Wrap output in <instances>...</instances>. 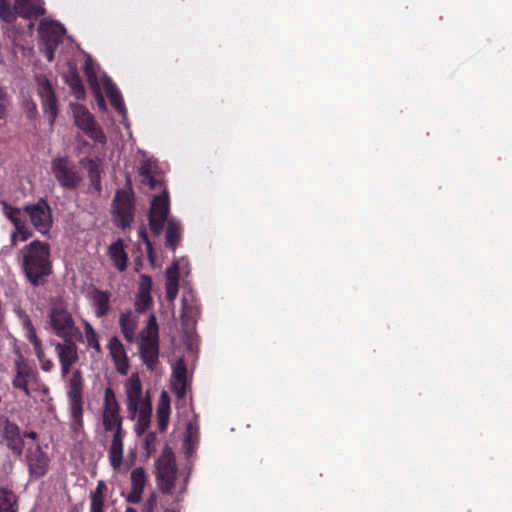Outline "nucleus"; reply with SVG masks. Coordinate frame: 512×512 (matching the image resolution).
I'll list each match as a JSON object with an SVG mask.
<instances>
[{
  "instance_id": "obj_52",
  "label": "nucleus",
  "mask_w": 512,
  "mask_h": 512,
  "mask_svg": "<svg viewBox=\"0 0 512 512\" xmlns=\"http://www.w3.org/2000/svg\"><path fill=\"white\" fill-rule=\"evenodd\" d=\"M61 365V376L65 378L71 371L73 363L59 362Z\"/></svg>"
},
{
  "instance_id": "obj_51",
  "label": "nucleus",
  "mask_w": 512,
  "mask_h": 512,
  "mask_svg": "<svg viewBox=\"0 0 512 512\" xmlns=\"http://www.w3.org/2000/svg\"><path fill=\"white\" fill-rule=\"evenodd\" d=\"M156 506V496L154 494H151L150 497L147 499L144 508L146 512H152L153 509Z\"/></svg>"
},
{
  "instance_id": "obj_44",
  "label": "nucleus",
  "mask_w": 512,
  "mask_h": 512,
  "mask_svg": "<svg viewBox=\"0 0 512 512\" xmlns=\"http://www.w3.org/2000/svg\"><path fill=\"white\" fill-rule=\"evenodd\" d=\"M173 382H187V368L183 360H179L173 369Z\"/></svg>"
},
{
  "instance_id": "obj_48",
  "label": "nucleus",
  "mask_w": 512,
  "mask_h": 512,
  "mask_svg": "<svg viewBox=\"0 0 512 512\" xmlns=\"http://www.w3.org/2000/svg\"><path fill=\"white\" fill-rule=\"evenodd\" d=\"M155 441H156L155 433L150 432L146 435L145 441H144V446H145V450H146L148 456H150L155 451V448H154Z\"/></svg>"
},
{
  "instance_id": "obj_15",
  "label": "nucleus",
  "mask_w": 512,
  "mask_h": 512,
  "mask_svg": "<svg viewBox=\"0 0 512 512\" xmlns=\"http://www.w3.org/2000/svg\"><path fill=\"white\" fill-rule=\"evenodd\" d=\"M125 388L127 395V408L132 418H134L139 406H142L145 401L151 400L148 393L146 397H143L142 383L139 375L136 373L132 374L127 380Z\"/></svg>"
},
{
  "instance_id": "obj_45",
  "label": "nucleus",
  "mask_w": 512,
  "mask_h": 512,
  "mask_svg": "<svg viewBox=\"0 0 512 512\" xmlns=\"http://www.w3.org/2000/svg\"><path fill=\"white\" fill-rule=\"evenodd\" d=\"M34 353L40 363L41 369L45 372L51 371L54 367V363L50 359L46 358L42 346H40V350H34Z\"/></svg>"
},
{
  "instance_id": "obj_7",
  "label": "nucleus",
  "mask_w": 512,
  "mask_h": 512,
  "mask_svg": "<svg viewBox=\"0 0 512 512\" xmlns=\"http://www.w3.org/2000/svg\"><path fill=\"white\" fill-rule=\"evenodd\" d=\"M156 480L163 494H170L175 485L177 466L172 449L166 445L155 462Z\"/></svg>"
},
{
  "instance_id": "obj_32",
  "label": "nucleus",
  "mask_w": 512,
  "mask_h": 512,
  "mask_svg": "<svg viewBox=\"0 0 512 512\" xmlns=\"http://www.w3.org/2000/svg\"><path fill=\"white\" fill-rule=\"evenodd\" d=\"M65 81L67 85L71 88L76 98L79 99L84 96L85 89L76 69H69V71L65 74Z\"/></svg>"
},
{
  "instance_id": "obj_20",
  "label": "nucleus",
  "mask_w": 512,
  "mask_h": 512,
  "mask_svg": "<svg viewBox=\"0 0 512 512\" xmlns=\"http://www.w3.org/2000/svg\"><path fill=\"white\" fill-rule=\"evenodd\" d=\"M63 342H55L54 348L59 362L76 364L79 360L78 347L76 341L78 338H62Z\"/></svg>"
},
{
  "instance_id": "obj_33",
  "label": "nucleus",
  "mask_w": 512,
  "mask_h": 512,
  "mask_svg": "<svg viewBox=\"0 0 512 512\" xmlns=\"http://www.w3.org/2000/svg\"><path fill=\"white\" fill-rule=\"evenodd\" d=\"M199 313L198 309L192 305H188L186 300L182 301L181 310V323L185 329H194L196 325V316Z\"/></svg>"
},
{
  "instance_id": "obj_18",
  "label": "nucleus",
  "mask_w": 512,
  "mask_h": 512,
  "mask_svg": "<svg viewBox=\"0 0 512 512\" xmlns=\"http://www.w3.org/2000/svg\"><path fill=\"white\" fill-rule=\"evenodd\" d=\"M44 45L59 46L65 33L64 27L55 21H41L38 28Z\"/></svg>"
},
{
  "instance_id": "obj_35",
  "label": "nucleus",
  "mask_w": 512,
  "mask_h": 512,
  "mask_svg": "<svg viewBox=\"0 0 512 512\" xmlns=\"http://www.w3.org/2000/svg\"><path fill=\"white\" fill-rule=\"evenodd\" d=\"M85 73H86V76H87V79H88L89 83L92 86H95V89H94L95 98H96V101H97V104H98L99 108L101 110H105L106 109V103H105V100H104V98L102 96V93L100 91V88H99V85H98V82H97L96 73L93 70V68L90 67V65L88 63L85 66Z\"/></svg>"
},
{
  "instance_id": "obj_11",
  "label": "nucleus",
  "mask_w": 512,
  "mask_h": 512,
  "mask_svg": "<svg viewBox=\"0 0 512 512\" xmlns=\"http://www.w3.org/2000/svg\"><path fill=\"white\" fill-rule=\"evenodd\" d=\"M23 212L29 216L31 224L38 232L49 233L53 224L52 210L45 199L40 198L36 203L24 206Z\"/></svg>"
},
{
  "instance_id": "obj_28",
  "label": "nucleus",
  "mask_w": 512,
  "mask_h": 512,
  "mask_svg": "<svg viewBox=\"0 0 512 512\" xmlns=\"http://www.w3.org/2000/svg\"><path fill=\"white\" fill-rule=\"evenodd\" d=\"M107 490L106 483L103 480L97 482L96 488L91 492L90 511L89 512H105V492Z\"/></svg>"
},
{
  "instance_id": "obj_55",
  "label": "nucleus",
  "mask_w": 512,
  "mask_h": 512,
  "mask_svg": "<svg viewBox=\"0 0 512 512\" xmlns=\"http://www.w3.org/2000/svg\"><path fill=\"white\" fill-rule=\"evenodd\" d=\"M125 512H137V510L132 507H127Z\"/></svg>"
},
{
  "instance_id": "obj_4",
  "label": "nucleus",
  "mask_w": 512,
  "mask_h": 512,
  "mask_svg": "<svg viewBox=\"0 0 512 512\" xmlns=\"http://www.w3.org/2000/svg\"><path fill=\"white\" fill-rule=\"evenodd\" d=\"M102 424L106 432H113L110 446L108 449V459L111 467L118 472L123 462L124 437L126 435L123 429V418L120 413L102 412Z\"/></svg>"
},
{
  "instance_id": "obj_17",
  "label": "nucleus",
  "mask_w": 512,
  "mask_h": 512,
  "mask_svg": "<svg viewBox=\"0 0 512 512\" xmlns=\"http://www.w3.org/2000/svg\"><path fill=\"white\" fill-rule=\"evenodd\" d=\"M108 350L117 372L121 375H126L129 370V358L123 343L118 337L113 336L110 338Z\"/></svg>"
},
{
  "instance_id": "obj_25",
  "label": "nucleus",
  "mask_w": 512,
  "mask_h": 512,
  "mask_svg": "<svg viewBox=\"0 0 512 512\" xmlns=\"http://www.w3.org/2000/svg\"><path fill=\"white\" fill-rule=\"evenodd\" d=\"M119 326L124 339L128 343L135 341V332L138 326V317L131 311H126L120 315Z\"/></svg>"
},
{
  "instance_id": "obj_10",
  "label": "nucleus",
  "mask_w": 512,
  "mask_h": 512,
  "mask_svg": "<svg viewBox=\"0 0 512 512\" xmlns=\"http://www.w3.org/2000/svg\"><path fill=\"white\" fill-rule=\"evenodd\" d=\"M170 211L169 196L167 191L153 197L148 214L149 227L153 235L159 236L165 223H168Z\"/></svg>"
},
{
  "instance_id": "obj_43",
  "label": "nucleus",
  "mask_w": 512,
  "mask_h": 512,
  "mask_svg": "<svg viewBox=\"0 0 512 512\" xmlns=\"http://www.w3.org/2000/svg\"><path fill=\"white\" fill-rule=\"evenodd\" d=\"M26 327H27L26 337H27L28 341L31 343V345L33 346V350H40V346H42V341L38 338L36 329L30 320H27Z\"/></svg>"
},
{
  "instance_id": "obj_21",
  "label": "nucleus",
  "mask_w": 512,
  "mask_h": 512,
  "mask_svg": "<svg viewBox=\"0 0 512 512\" xmlns=\"http://www.w3.org/2000/svg\"><path fill=\"white\" fill-rule=\"evenodd\" d=\"M13 10L24 19H37L46 13L38 0H15Z\"/></svg>"
},
{
  "instance_id": "obj_24",
  "label": "nucleus",
  "mask_w": 512,
  "mask_h": 512,
  "mask_svg": "<svg viewBox=\"0 0 512 512\" xmlns=\"http://www.w3.org/2000/svg\"><path fill=\"white\" fill-rule=\"evenodd\" d=\"M108 255L119 272L126 270L128 255L124 249V242L121 238L111 243L108 248Z\"/></svg>"
},
{
  "instance_id": "obj_38",
  "label": "nucleus",
  "mask_w": 512,
  "mask_h": 512,
  "mask_svg": "<svg viewBox=\"0 0 512 512\" xmlns=\"http://www.w3.org/2000/svg\"><path fill=\"white\" fill-rule=\"evenodd\" d=\"M102 412L120 413V405L116 399L115 393L111 387H107L104 392V406Z\"/></svg>"
},
{
  "instance_id": "obj_37",
  "label": "nucleus",
  "mask_w": 512,
  "mask_h": 512,
  "mask_svg": "<svg viewBox=\"0 0 512 512\" xmlns=\"http://www.w3.org/2000/svg\"><path fill=\"white\" fill-rule=\"evenodd\" d=\"M1 205H2L3 214L5 215V217L7 219H9L11 221V223L14 225V227L23 221V219L21 217L23 208L21 209V208L13 207L6 201H1Z\"/></svg>"
},
{
  "instance_id": "obj_19",
  "label": "nucleus",
  "mask_w": 512,
  "mask_h": 512,
  "mask_svg": "<svg viewBox=\"0 0 512 512\" xmlns=\"http://www.w3.org/2000/svg\"><path fill=\"white\" fill-rule=\"evenodd\" d=\"M131 489L126 497V501L137 504L142 499L144 487L146 485V473L142 467H136L131 471L130 475Z\"/></svg>"
},
{
  "instance_id": "obj_53",
  "label": "nucleus",
  "mask_w": 512,
  "mask_h": 512,
  "mask_svg": "<svg viewBox=\"0 0 512 512\" xmlns=\"http://www.w3.org/2000/svg\"><path fill=\"white\" fill-rule=\"evenodd\" d=\"M91 181L93 186L100 191L101 190V183H100V176L99 175H91Z\"/></svg>"
},
{
  "instance_id": "obj_42",
  "label": "nucleus",
  "mask_w": 512,
  "mask_h": 512,
  "mask_svg": "<svg viewBox=\"0 0 512 512\" xmlns=\"http://www.w3.org/2000/svg\"><path fill=\"white\" fill-rule=\"evenodd\" d=\"M138 235H139L140 240L146 246V253H147L148 259L150 261H153L154 258H155V252H154L153 244H152V242L150 241V239L148 237L147 230H146V227L144 225H142L139 228Z\"/></svg>"
},
{
  "instance_id": "obj_39",
  "label": "nucleus",
  "mask_w": 512,
  "mask_h": 512,
  "mask_svg": "<svg viewBox=\"0 0 512 512\" xmlns=\"http://www.w3.org/2000/svg\"><path fill=\"white\" fill-rule=\"evenodd\" d=\"M18 236H20L21 241H26L33 236V231L28 227L25 220L15 226V230L11 234L12 245H16Z\"/></svg>"
},
{
  "instance_id": "obj_31",
  "label": "nucleus",
  "mask_w": 512,
  "mask_h": 512,
  "mask_svg": "<svg viewBox=\"0 0 512 512\" xmlns=\"http://www.w3.org/2000/svg\"><path fill=\"white\" fill-rule=\"evenodd\" d=\"M152 413V405L151 401H145L142 406H139L137 409L138 419H137V433H144L150 425Z\"/></svg>"
},
{
  "instance_id": "obj_40",
  "label": "nucleus",
  "mask_w": 512,
  "mask_h": 512,
  "mask_svg": "<svg viewBox=\"0 0 512 512\" xmlns=\"http://www.w3.org/2000/svg\"><path fill=\"white\" fill-rule=\"evenodd\" d=\"M152 305L153 299L151 294L137 293L134 306L138 313H145Z\"/></svg>"
},
{
  "instance_id": "obj_22",
  "label": "nucleus",
  "mask_w": 512,
  "mask_h": 512,
  "mask_svg": "<svg viewBox=\"0 0 512 512\" xmlns=\"http://www.w3.org/2000/svg\"><path fill=\"white\" fill-rule=\"evenodd\" d=\"M179 277V265L175 262L165 272L166 299L169 302H173L178 295Z\"/></svg>"
},
{
  "instance_id": "obj_3",
  "label": "nucleus",
  "mask_w": 512,
  "mask_h": 512,
  "mask_svg": "<svg viewBox=\"0 0 512 512\" xmlns=\"http://www.w3.org/2000/svg\"><path fill=\"white\" fill-rule=\"evenodd\" d=\"M11 383L15 390H20L26 397H31L33 392H48V387L41 380L37 368L22 354L14 361V376Z\"/></svg>"
},
{
  "instance_id": "obj_30",
  "label": "nucleus",
  "mask_w": 512,
  "mask_h": 512,
  "mask_svg": "<svg viewBox=\"0 0 512 512\" xmlns=\"http://www.w3.org/2000/svg\"><path fill=\"white\" fill-rule=\"evenodd\" d=\"M18 497L8 488L0 487V512H17Z\"/></svg>"
},
{
  "instance_id": "obj_8",
  "label": "nucleus",
  "mask_w": 512,
  "mask_h": 512,
  "mask_svg": "<svg viewBox=\"0 0 512 512\" xmlns=\"http://www.w3.org/2000/svg\"><path fill=\"white\" fill-rule=\"evenodd\" d=\"M140 356L149 369H153L159 357L158 324L154 314L148 318L147 325L141 332Z\"/></svg>"
},
{
  "instance_id": "obj_2",
  "label": "nucleus",
  "mask_w": 512,
  "mask_h": 512,
  "mask_svg": "<svg viewBox=\"0 0 512 512\" xmlns=\"http://www.w3.org/2000/svg\"><path fill=\"white\" fill-rule=\"evenodd\" d=\"M46 329L59 338H78L83 340V334L76 325L69 310L68 303L62 298H52L47 310Z\"/></svg>"
},
{
  "instance_id": "obj_29",
  "label": "nucleus",
  "mask_w": 512,
  "mask_h": 512,
  "mask_svg": "<svg viewBox=\"0 0 512 512\" xmlns=\"http://www.w3.org/2000/svg\"><path fill=\"white\" fill-rule=\"evenodd\" d=\"M181 230H182L181 225L177 220H175V219L168 220L167 228H166V235H165V244L172 251H174L180 243Z\"/></svg>"
},
{
  "instance_id": "obj_13",
  "label": "nucleus",
  "mask_w": 512,
  "mask_h": 512,
  "mask_svg": "<svg viewBox=\"0 0 512 512\" xmlns=\"http://www.w3.org/2000/svg\"><path fill=\"white\" fill-rule=\"evenodd\" d=\"M74 118L76 126L90 139L101 144L106 143L107 138L104 131L86 107L82 105L77 106L74 109Z\"/></svg>"
},
{
  "instance_id": "obj_50",
  "label": "nucleus",
  "mask_w": 512,
  "mask_h": 512,
  "mask_svg": "<svg viewBox=\"0 0 512 512\" xmlns=\"http://www.w3.org/2000/svg\"><path fill=\"white\" fill-rule=\"evenodd\" d=\"M58 47L57 46H51V45H45V57L49 62H52L54 60V54Z\"/></svg>"
},
{
  "instance_id": "obj_41",
  "label": "nucleus",
  "mask_w": 512,
  "mask_h": 512,
  "mask_svg": "<svg viewBox=\"0 0 512 512\" xmlns=\"http://www.w3.org/2000/svg\"><path fill=\"white\" fill-rule=\"evenodd\" d=\"M15 10L10 7L9 0H0V18L7 22L12 23L16 18Z\"/></svg>"
},
{
  "instance_id": "obj_9",
  "label": "nucleus",
  "mask_w": 512,
  "mask_h": 512,
  "mask_svg": "<svg viewBox=\"0 0 512 512\" xmlns=\"http://www.w3.org/2000/svg\"><path fill=\"white\" fill-rule=\"evenodd\" d=\"M51 171L60 186L65 189L72 190L77 188L82 180L77 165L67 157L53 159Z\"/></svg>"
},
{
  "instance_id": "obj_5",
  "label": "nucleus",
  "mask_w": 512,
  "mask_h": 512,
  "mask_svg": "<svg viewBox=\"0 0 512 512\" xmlns=\"http://www.w3.org/2000/svg\"><path fill=\"white\" fill-rule=\"evenodd\" d=\"M83 387L84 381L81 372L76 370L69 379L67 391L70 408V430L74 438H78L84 432Z\"/></svg>"
},
{
  "instance_id": "obj_16",
  "label": "nucleus",
  "mask_w": 512,
  "mask_h": 512,
  "mask_svg": "<svg viewBox=\"0 0 512 512\" xmlns=\"http://www.w3.org/2000/svg\"><path fill=\"white\" fill-rule=\"evenodd\" d=\"M1 428L2 438L4 439L7 448L11 450L15 456H21L24 450V440L19 426L6 418L2 421Z\"/></svg>"
},
{
  "instance_id": "obj_23",
  "label": "nucleus",
  "mask_w": 512,
  "mask_h": 512,
  "mask_svg": "<svg viewBox=\"0 0 512 512\" xmlns=\"http://www.w3.org/2000/svg\"><path fill=\"white\" fill-rule=\"evenodd\" d=\"M110 298L111 293L107 290H100L94 288L91 291V301L94 307L95 315L98 318H103L108 315L110 311Z\"/></svg>"
},
{
  "instance_id": "obj_27",
  "label": "nucleus",
  "mask_w": 512,
  "mask_h": 512,
  "mask_svg": "<svg viewBox=\"0 0 512 512\" xmlns=\"http://www.w3.org/2000/svg\"><path fill=\"white\" fill-rule=\"evenodd\" d=\"M103 87L105 89L106 95L110 100L112 107L122 115L126 114L125 104L122 99V96L116 87V85L112 82L111 79L107 78L103 81Z\"/></svg>"
},
{
  "instance_id": "obj_56",
  "label": "nucleus",
  "mask_w": 512,
  "mask_h": 512,
  "mask_svg": "<svg viewBox=\"0 0 512 512\" xmlns=\"http://www.w3.org/2000/svg\"><path fill=\"white\" fill-rule=\"evenodd\" d=\"M165 512H176V511L167 509V510H165Z\"/></svg>"
},
{
  "instance_id": "obj_6",
  "label": "nucleus",
  "mask_w": 512,
  "mask_h": 512,
  "mask_svg": "<svg viewBox=\"0 0 512 512\" xmlns=\"http://www.w3.org/2000/svg\"><path fill=\"white\" fill-rule=\"evenodd\" d=\"M112 220L116 227L130 228L135 218V196L131 187L118 189L111 205Z\"/></svg>"
},
{
  "instance_id": "obj_26",
  "label": "nucleus",
  "mask_w": 512,
  "mask_h": 512,
  "mask_svg": "<svg viewBox=\"0 0 512 512\" xmlns=\"http://www.w3.org/2000/svg\"><path fill=\"white\" fill-rule=\"evenodd\" d=\"M170 411V397L166 391H162L159 397L156 411L157 424L161 432H164L167 429Z\"/></svg>"
},
{
  "instance_id": "obj_12",
  "label": "nucleus",
  "mask_w": 512,
  "mask_h": 512,
  "mask_svg": "<svg viewBox=\"0 0 512 512\" xmlns=\"http://www.w3.org/2000/svg\"><path fill=\"white\" fill-rule=\"evenodd\" d=\"M37 94L41 99L44 113L48 116L49 124L52 127L58 116V104L55 90L46 76L36 77Z\"/></svg>"
},
{
  "instance_id": "obj_54",
  "label": "nucleus",
  "mask_w": 512,
  "mask_h": 512,
  "mask_svg": "<svg viewBox=\"0 0 512 512\" xmlns=\"http://www.w3.org/2000/svg\"><path fill=\"white\" fill-rule=\"evenodd\" d=\"M22 437H26V438H30L32 440H37L38 439V434L35 432V431H25L23 434H22Z\"/></svg>"
},
{
  "instance_id": "obj_49",
  "label": "nucleus",
  "mask_w": 512,
  "mask_h": 512,
  "mask_svg": "<svg viewBox=\"0 0 512 512\" xmlns=\"http://www.w3.org/2000/svg\"><path fill=\"white\" fill-rule=\"evenodd\" d=\"M6 105H7V99H6V93L3 90V88L0 86V120L4 118L6 114Z\"/></svg>"
},
{
  "instance_id": "obj_36",
  "label": "nucleus",
  "mask_w": 512,
  "mask_h": 512,
  "mask_svg": "<svg viewBox=\"0 0 512 512\" xmlns=\"http://www.w3.org/2000/svg\"><path fill=\"white\" fill-rule=\"evenodd\" d=\"M84 335L87 343V347L95 350L97 354H102V348L99 343V337L92 325L89 322L84 324Z\"/></svg>"
},
{
  "instance_id": "obj_14",
  "label": "nucleus",
  "mask_w": 512,
  "mask_h": 512,
  "mask_svg": "<svg viewBox=\"0 0 512 512\" xmlns=\"http://www.w3.org/2000/svg\"><path fill=\"white\" fill-rule=\"evenodd\" d=\"M25 460L31 479L38 480L48 473L50 458L40 445L29 447L26 450Z\"/></svg>"
},
{
  "instance_id": "obj_1",
  "label": "nucleus",
  "mask_w": 512,
  "mask_h": 512,
  "mask_svg": "<svg viewBox=\"0 0 512 512\" xmlns=\"http://www.w3.org/2000/svg\"><path fill=\"white\" fill-rule=\"evenodd\" d=\"M21 269L33 287L44 286L53 273L50 245L34 240L21 249Z\"/></svg>"
},
{
  "instance_id": "obj_46",
  "label": "nucleus",
  "mask_w": 512,
  "mask_h": 512,
  "mask_svg": "<svg viewBox=\"0 0 512 512\" xmlns=\"http://www.w3.org/2000/svg\"><path fill=\"white\" fill-rule=\"evenodd\" d=\"M151 290H152V278L146 274L141 275L138 293L151 294Z\"/></svg>"
},
{
  "instance_id": "obj_34",
  "label": "nucleus",
  "mask_w": 512,
  "mask_h": 512,
  "mask_svg": "<svg viewBox=\"0 0 512 512\" xmlns=\"http://www.w3.org/2000/svg\"><path fill=\"white\" fill-rule=\"evenodd\" d=\"M139 175L142 177V184L147 185L150 189H155L159 181L154 176L152 163L145 160L139 167Z\"/></svg>"
},
{
  "instance_id": "obj_47",
  "label": "nucleus",
  "mask_w": 512,
  "mask_h": 512,
  "mask_svg": "<svg viewBox=\"0 0 512 512\" xmlns=\"http://www.w3.org/2000/svg\"><path fill=\"white\" fill-rule=\"evenodd\" d=\"M187 382H173L172 391L178 399H183L186 396Z\"/></svg>"
}]
</instances>
